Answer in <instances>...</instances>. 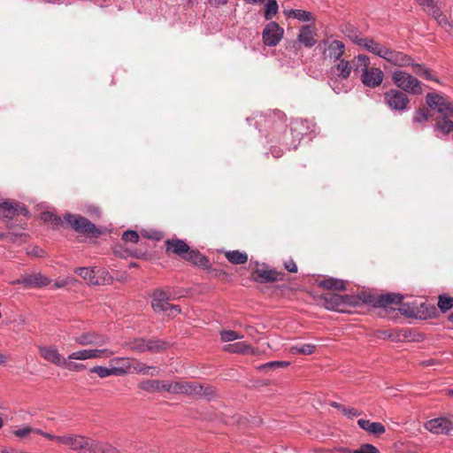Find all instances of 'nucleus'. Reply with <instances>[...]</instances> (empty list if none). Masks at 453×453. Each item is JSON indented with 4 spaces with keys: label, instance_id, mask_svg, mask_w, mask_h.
Listing matches in <instances>:
<instances>
[{
    "label": "nucleus",
    "instance_id": "9",
    "mask_svg": "<svg viewBox=\"0 0 453 453\" xmlns=\"http://www.w3.org/2000/svg\"><path fill=\"white\" fill-rule=\"evenodd\" d=\"M74 273L80 275L88 284L95 286L104 285L111 280L105 270L97 267H77L74 269Z\"/></svg>",
    "mask_w": 453,
    "mask_h": 453
},
{
    "label": "nucleus",
    "instance_id": "12",
    "mask_svg": "<svg viewBox=\"0 0 453 453\" xmlns=\"http://www.w3.org/2000/svg\"><path fill=\"white\" fill-rule=\"evenodd\" d=\"M115 351L109 349H80L71 353L68 356L69 360H87L94 358H108L112 357Z\"/></svg>",
    "mask_w": 453,
    "mask_h": 453
},
{
    "label": "nucleus",
    "instance_id": "14",
    "mask_svg": "<svg viewBox=\"0 0 453 453\" xmlns=\"http://www.w3.org/2000/svg\"><path fill=\"white\" fill-rule=\"evenodd\" d=\"M76 343L82 346L103 347L110 341L109 337L94 331L84 332L74 338Z\"/></svg>",
    "mask_w": 453,
    "mask_h": 453
},
{
    "label": "nucleus",
    "instance_id": "56",
    "mask_svg": "<svg viewBox=\"0 0 453 453\" xmlns=\"http://www.w3.org/2000/svg\"><path fill=\"white\" fill-rule=\"evenodd\" d=\"M149 367L151 369H148L146 375L157 376L159 374V370L157 369V367L152 365H149Z\"/></svg>",
    "mask_w": 453,
    "mask_h": 453
},
{
    "label": "nucleus",
    "instance_id": "27",
    "mask_svg": "<svg viewBox=\"0 0 453 453\" xmlns=\"http://www.w3.org/2000/svg\"><path fill=\"white\" fill-rule=\"evenodd\" d=\"M345 51V45L342 41L334 40L330 42L324 50L325 58H329L336 62L342 58Z\"/></svg>",
    "mask_w": 453,
    "mask_h": 453
},
{
    "label": "nucleus",
    "instance_id": "35",
    "mask_svg": "<svg viewBox=\"0 0 453 453\" xmlns=\"http://www.w3.org/2000/svg\"><path fill=\"white\" fill-rule=\"evenodd\" d=\"M410 66H411L412 68V72L419 76V77H422L426 80H428V81H438L432 74H431V70L426 68L424 65H421V64H416L414 63V61L412 60V65H411Z\"/></svg>",
    "mask_w": 453,
    "mask_h": 453
},
{
    "label": "nucleus",
    "instance_id": "5",
    "mask_svg": "<svg viewBox=\"0 0 453 453\" xmlns=\"http://www.w3.org/2000/svg\"><path fill=\"white\" fill-rule=\"evenodd\" d=\"M392 81L404 93L420 95L423 92L421 81L404 71H395L392 73Z\"/></svg>",
    "mask_w": 453,
    "mask_h": 453
},
{
    "label": "nucleus",
    "instance_id": "30",
    "mask_svg": "<svg viewBox=\"0 0 453 453\" xmlns=\"http://www.w3.org/2000/svg\"><path fill=\"white\" fill-rule=\"evenodd\" d=\"M182 259L203 268H207L210 265V261L205 256L202 255L198 250H191L190 248H188Z\"/></svg>",
    "mask_w": 453,
    "mask_h": 453
},
{
    "label": "nucleus",
    "instance_id": "38",
    "mask_svg": "<svg viewBox=\"0 0 453 453\" xmlns=\"http://www.w3.org/2000/svg\"><path fill=\"white\" fill-rule=\"evenodd\" d=\"M330 405L334 408L340 410L343 415H345L349 418L357 417L360 415V412L357 409L347 408L344 405H342L339 403H336V402H331Z\"/></svg>",
    "mask_w": 453,
    "mask_h": 453
},
{
    "label": "nucleus",
    "instance_id": "54",
    "mask_svg": "<svg viewBox=\"0 0 453 453\" xmlns=\"http://www.w3.org/2000/svg\"><path fill=\"white\" fill-rule=\"evenodd\" d=\"M285 268L290 272V273H296L297 272V265L293 260H289L285 263Z\"/></svg>",
    "mask_w": 453,
    "mask_h": 453
},
{
    "label": "nucleus",
    "instance_id": "62",
    "mask_svg": "<svg viewBox=\"0 0 453 453\" xmlns=\"http://www.w3.org/2000/svg\"><path fill=\"white\" fill-rule=\"evenodd\" d=\"M332 87H333V89H334V92H336L338 94L341 92V89H340L339 87L334 86V84L332 85Z\"/></svg>",
    "mask_w": 453,
    "mask_h": 453
},
{
    "label": "nucleus",
    "instance_id": "32",
    "mask_svg": "<svg viewBox=\"0 0 453 453\" xmlns=\"http://www.w3.org/2000/svg\"><path fill=\"white\" fill-rule=\"evenodd\" d=\"M358 426L365 431L373 434L375 435H380L385 433V426L380 422H371L368 419H358Z\"/></svg>",
    "mask_w": 453,
    "mask_h": 453
},
{
    "label": "nucleus",
    "instance_id": "63",
    "mask_svg": "<svg viewBox=\"0 0 453 453\" xmlns=\"http://www.w3.org/2000/svg\"><path fill=\"white\" fill-rule=\"evenodd\" d=\"M6 361V357L3 354H0V364L4 363Z\"/></svg>",
    "mask_w": 453,
    "mask_h": 453
},
{
    "label": "nucleus",
    "instance_id": "15",
    "mask_svg": "<svg viewBox=\"0 0 453 453\" xmlns=\"http://www.w3.org/2000/svg\"><path fill=\"white\" fill-rule=\"evenodd\" d=\"M425 427L433 434H448L453 429V417H441L428 420Z\"/></svg>",
    "mask_w": 453,
    "mask_h": 453
},
{
    "label": "nucleus",
    "instance_id": "22",
    "mask_svg": "<svg viewBox=\"0 0 453 453\" xmlns=\"http://www.w3.org/2000/svg\"><path fill=\"white\" fill-rule=\"evenodd\" d=\"M354 41L357 44L365 48L369 52L377 55L383 59L386 58L387 50L388 48L384 44L375 42L372 38L356 37Z\"/></svg>",
    "mask_w": 453,
    "mask_h": 453
},
{
    "label": "nucleus",
    "instance_id": "24",
    "mask_svg": "<svg viewBox=\"0 0 453 453\" xmlns=\"http://www.w3.org/2000/svg\"><path fill=\"white\" fill-rule=\"evenodd\" d=\"M384 59L398 67H407L412 65L411 57L402 51L390 50L389 48L387 50L386 58H384Z\"/></svg>",
    "mask_w": 453,
    "mask_h": 453
},
{
    "label": "nucleus",
    "instance_id": "8",
    "mask_svg": "<svg viewBox=\"0 0 453 453\" xmlns=\"http://www.w3.org/2000/svg\"><path fill=\"white\" fill-rule=\"evenodd\" d=\"M403 296L399 294L387 293L374 295L367 292H361V303H370L375 307H390L393 304H400Z\"/></svg>",
    "mask_w": 453,
    "mask_h": 453
},
{
    "label": "nucleus",
    "instance_id": "28",
    "mask_svg": "<svg viewBox=\"0 0 453 453\" xmlns=\"http://www.w3.org/2000/svg\"><path fill=\"white\" fill-rule=\"evenodd\" d=\"M166 253H173L181 258L187 253L189 246L180 239H168L165 242Z\"/></svg>",
    "mask_w": 453,
    "mask_h": 453
},
{
    "label": "nucleus",
    "instance_id": "50",
    "mask_svg": "<svg viewBox=\"0 0 453 453\" xmlns=\"http://www.w3.org/2000/svg\"><path fill=\"white\" fill-rule=\"evenodd\" d=\"M122 239L125 242H130L136 243L139 240V235L135 231L128 230L123 234Z\"/></svg>",
    "mask_w": 453,
    "mask_h": 453
},
{
    "label": "nucleus",
    "instance_id": "41",
    "mask_svg": "<svg viewBox=\"0 0 453 453\" xmlns=\"http://www.w3.org/2000/svg\"><path fill=\"white\" fill-rule=\"evenodd\" d=\"M278 12V4L275 0H268V2L265 4V18L269 20L273 18V16Z\"/></svg>",
    "mask_w": 453,
    "mask_h": 453
},
{
    "label": "nucleus",
    "instance_id": "26",
    "mask_svg": "<svg viewBox=\"0 0 453 453\" xmlns=\"http://www.w3.org/2000/svg\"><path fill=\"white\" fill-rule=\"evenodd\" d=\"M134 358L129 357H114L111 360L115 376H121L130 373L132 370V362Z\"/></svg>",
    "mask_w": 453,
    "mask_h": 453
},
{
    "label": "nucleus",
    "instance_id": "3",
    "mask_svg": "<svg viewBox=\"0 0 453 453\" xmlns=\"http://www.w3.org/2000/svg\"><path fill=\"white\" fill-rule=\"evenodd\" d=\"M169 346L170 343L168 342L157 338H135L123 343V348L138 353L145 351L158 353L167 349Z\"/></svg>",
    "mask_w": 453,
    "mask_h": 453
},
{
    "label": "nucleus",
    "instance_id": "48",
    "mask_svg": "<svg viewBox=\"0 0 453 453\" xmlns=\"http://www.w3.org/2000/svg\"><path fill=\"white\" fill-rule=\"evenodd\" d=\"M62 366H65L70 371H81L85 369L84 365L72 362V360H69L68 358H65V363H63Z\"/></svg>",
    "mask_w": 453,
    "mask_h": 453
},
{
    "label": "nucleus",
    "instance_id": "52",
    "mask_svg": "<svg viewBox=\"0 0 453 453\" xmlns=\"http://www.w3.org/2000/svg\"><path fill=\"white\" fill-rule=\"evenodd\" d=\"M33 431V428L30 427V426H25V427H22V428H19V429H17L14 431V434L18 437H25L27 436V434H29L30 433H32Z\"/></svg>",
    "mask_w": 453,
    "mask_h": 453
},
{
    "label": "nucleus",
    "instance_id": "4",
    "mask_svg": "<svg viewBox=\"0 0 453 453\" xmlns=\"http://www.w3.org/2000/svg\"><path fill=\"white\" fill-rule=\"evenodd\" d=\"M171 393L210 397L214 394V390L208 384L180 380L174 383L172 382Z\"/></svg>",
    "mask_w": 453,
    "mask_h": 453
},
{
    "label": "nucleus",
    "instance_id": "58",
    "mask_svg": "<svg viewBox=\"0 0 453 453\" xmlns=\"http://www.w3.org/2000/svg\"><path fill=\"white\" fill-rule=\"evenodd\" d=\"M243 1L246 2L247 4H262L265 2V0H243Z\"/></svg>",
    "mask_w": 453,
    "mask_h": 453
},
{
    "label": "nucleus",
    "instance_id": "23",
    "mask_svg": "<svg viewBox=\"0 0 453 453\" xmlns=\"http://www.w3.org/2000/svg\"><path fill=\"white\" fill-rule=\"evenodd\" d=\"M27 213V209L18 203L7 201L0 203V216L8 221L12 219L16 215H26Z\"/></svg>",
    "mask_w": 453,
    "mask_h": 453
},
{
    "label": "nucleus",
    "instance_id": "57",
    "mask_svg": "<svg viewBox=\"0 0 453 453\" xmlns=\"http://www.w3.org/2000/svg\"><path fill=\"white\" fill-rule=\"evenodd\" d=\"M210 3L215 6H219L226 4L227 0H210Z\"/></svg>",
    "mask_w": 453,
    "mask_h": 453
},
{
    "label": "nucleus",
    "instance_id": "42",
    "mask_svg": "<svg viewBox=\"0 0 453 453\" xmlns=\"http://www.w3.org/2000/svg\"><path fill=\"white\" fill-rule=\"evenodd\" d=\"M89 372L90 373H96L100 378H106V377H109L111 375H114L112 366L111 368H107V367L100 366V365L94 366L93 368H91L89 370Z\"/></svg>",
    "mask_w": 453,
    "mask_h": 453
},
{
    "label": "nucleus",
    "instance_id": "18",
    "mask_svg": "<svg viewBox=\"0 0 453 453\" xmlns=\"http://www.w3.org/2000/svg\"><path fill=\"white\" fill-rule=\"evenodd\" d=\"M176 294H172L161 288H157L153 291L151 306L156 312L164 311L169 305V300L175 296Z\"/></svg>",
    "mask_w": 453,
    "mask_h": 453
},
{
    "label": "nucleus",
    "instance_id": "6",
    "mask_svg": "<svg viewBox=\"0 0 453 453\" xmlns=\"http://www.w3.org/2000/svg\"><path fill=\"white\" fill-rule=\"evenodd\" d=\"M325 306L328 310L343 311L348 306L357 307L361 304V293L357 296H342L334 293L324 295Z\"/></svg>",
    "mask_w": 453,
    "mask_h": 453
},
{
    "label": "nucleus",
    "instance_id": "45",
    "mask_svg": "<svg viewBox=\"0 0 453 453\" xmlns=\"http://www.w3.org/2000/svg\"><path fill=\"white\" fill-rule=\"evenodd\" d=\"M132 363H133L132 370H131L130 373L135 372V373L146 375L148 369H150L149 367V365H145L144 363H142L137 359H134Z\"/></svg>",
    "mask_w": 453,
    "mask_h": 453
},
{
    "label": "nucleus",
    "instance_id": "60",
    "mask_svg": "<svg viewBox=\"0 0 453 453\" xmlns=\"http://www.w3.org/2000/svg\"><path fill=\"white\" fill-rule=\"evenodd\" d=\"M42 250H38V249H36V250H34V254H35V256H37V257H41V256H42Z\"/></svg>",
    "mask_w": 453,
    "mask_h": 453
},
{
    "label": "nucleus",
    "instance_id": "47",
    "mask_svg": "<svg viewBox=\"0 0 453 453\" xmlns=\"http://www.w3.org/2000/svg\"><path fill=\"white\" fill-rule=\"evenodd\" d=\"M42 219L45 222H52L56 225L61 224V219L50 211H45L42 214Z\"/></svg>",
    "mask_w": 453,
    "mask_h": 453
},
{
    "label": "nucleus",
    "instance_id": "10",
    "mask_svg": "<svg viewBox=\"0 0 453 453\" xmlns=\"http://www.w3.org/2000/svg\"><path fill=\"white\" fill-rule=\"evenodd\" d=\"M384 102L391 110L401 111L408 107L410 99L402 90L391 88L384 93Z\"/></svg>",
    "mask_w": 453,
    "mask_h": 453
},
{
    "label": "nucleus",
    "instance_id": "53",
    "mask_svg": "<svg viewBox=\"0 0 453 453\" xmlns=\"http://www.w3.org/2000/svg\"><path fill=\"white\" fill-rule=\"evenodd\" d=\"M72 281V279L70 278H65V279H59V280H57L54 283V288H64L65 287L66 285H68L70 282Z\"/></svg>",
    "mask_w": 453,
    "mask_h": 453
},
{
    "label": "nucleus",
    "instance_id": "36",
    "mask_svg": "<svg viewBox=\"0 0 453 453\" xmlns=\"http://www.w3.org/2000/svg\"><path fill=\"white\" fill-rule=\"evenodd\" d=\"M226 257L234 265H242L248 261V255L239 250L226 252Z\"/></svg>",
    "mask_w": 453,
    "mask_h": 453
},
{
    "label": "nucleus",
    "instance_id": "33",
    "mask_svg": "<svg viewBox=\"0 0 453 453\" xmlns=\"http://www.w3.org/2000/svg\"><path fill=\"white\" fill-rule=\"evenodd\" d=\"M352 65V70L355 72H362L366 70L370 65V58L366 55H358L349 61Z\"/></svg>",
    "mask_w": 453,
    "mask_h": 453
},
{
    "label": "nucleus",
    "instance_id": "44",
    "mask_svg": "<svg viewBox=\"0 0 453 453\" xmlns=\"http://www.w3.org/2000/svg\"><path fill=\"white\" fill-rule=\"evenodd\" d=\"M290 15L302 21H311L313 19L312 14L303 10H291Z\"/></svg>",
    "mask_w": 453,
    "mask_h": 453
},
{
    "label": "nucleus",
    "instance_id": "40",
    "mask_svg": "<svg viewBox=\"0 0 453 453\" xmlns=\"http://www.w3.org/2000/svg\"><path fill=\"white\" fill-rule=\"evenodd\" d=\"M438 307L442 312H446L453 307V297L441 295L438 298Z\"/></svg>",
    "mask_w": 453,
    "mask_h": 453
},
{
    "label": "nucleus",
    "instance_id": "39",
    "mask_svg": "<svg viewBox=\"0 0 453 453\" xmlns=\"http://www.w3.org/2000/svg\"><path fill=\"white\" fill-rule=\"evenodd\" d=\"M430 116L429 109L422 107L415 111L412 119L414 123H422L428 120Z\"/></svg>",
    "mask_w": 453,
    "mask_h": 453
},
{
    "label": "nucleus",
    "instance_id": "34",
    "mask_svg": "<svg viewBox=\"0 0 453 453\" xmlns=\"http://www.w3.org/2000/svg\"><path fill=\"white\" fill-rule=\"evenodd\" d=\"M319 286L328 290H344L346 288L343 280L334 278L321 280Z\"/></svg>",
    "mask_w": 453,
    "mask_h": 453
},
{
    "label": "nucleus",
    "instance_id": "7",
    "mask_svg": "<svg viewBox=\"0 0 453 453\" xmlns=\"http://www.w3.org/2000/svg\"><path fill=\"white\" fill-rule=\"evenodd\" d=\"M65 219L68 225L76 232L83 234L98 236L101 231L87 218L77 214L66 213Z\"/></svg>",
    "mask_w": 453,
    "mask_h": 453
},
{
    "label": "nucleus",
    "instance_id": "17",
    "mask_svg": "<svg viewBox=\"0 0 453 453\" xmlns=\"http://www.w3.org/2000/svg\"><path fill=\"white\" fill-rule=\"evenodd\" d=\"M317 33L314 26L305 25L303 26L299 31L297 42H295V47L299 50L301 45H304L307 48H311L317 42L315 38Z\"/></svg>",
    "mask_w": 453,
    "mask_h": 453
},
{
    "label": "nucleus",
    "instance_id": "2",
    "mask_svg": "<svg viewBox=\"0 0 453 453\" xmlns=\"http://www.w3.org/2000/svg\"><path fill=\"white\" fill-rule=\"evenodd\" d=\"M58 443L80 453H106L108 447L99 441L75 434H65L58 439Z\"/></svg>",
    "mask_w": 453,
    "mask_h": 453
},
{
    "label": "nucleus",
    "instance_id": "11",
    "mask_svg": "<svg viewBox=\"0 0 453 453\" xmlns=\"http://www.w3.org/2000/svg\"><path fill=\"white\" fill-rule=\"evenodd\" d=\"M423 10L430 16L434 18L440 25H451L447 20L446 17L441 13L442 1L441 0H417Z\"/></svg>",
    "mask_w": 453,
    "mask_h": 453
},
{
    "label": "nucleus",
    "instance_id": "59",
    "mask_svg": "<svg viewBox=\"0 0 453 453\" xmlns=\"http://www.w3.org/2000/svg\"><path fill=\"white\" fill-rule=\"evenodd\" d=\"M14 450L7 449H0V453H12Z\"/></svg>",
    "mask_w": 453,
    "mask_h": 453
},
{
    "label": "nucleus",
    "instance_id": "31",
    "mask_svg": "<svg viewBox=\"0 0 453 453\" xmlns=\"http://www.w3.org/2000/svg\"><path fill=\"white\" fill-rule=\"evenodd\" d=\"M332 67V72L337 75L341 80H347L352 72L351 63L344 58L334 62Z\"/></svg>",
    "mask_w": 453,
    "mask_h": 453
},
{
    "label": "nucleus",
    "instance_id": "61",
    "mask_svg": "<svg viewBox=\"0 0 453 453\" xmlns=\"http://www.w3.org/2000/svg\"><path fill=\"white\" fill-rule=\"evenodd\" d=\"M32 433H35V434H38L42 435L43 431H42V430H40V429H37V428H33Z\"/></svg>",
    "mask_w": 453,
    "mask_h": 453
},
{
    "label": "nucleus",
    "instance_id": "46",
    "mask_svg": "<svg viewBox=\"0 0 453 453\" xmlns=\"http://www.w3.org/2000/svg\"><path fill=\"white\" fill-rule=\"evenodd\" d=\"M221 340L223 342H232L237 339H242V336L237 332L233 330H224L220 332Z\"/></svg>",
    "mask_w": 453,
    "mask_h": 453
},
{
    "label": "nucleus",
    "instance_id": "29",
    "mask_svg": "<svg viewBox=\"0 0 453 453\" xmlns=\"http://www.w3.org/2000/svg\"><path fill=\"white\" fill-rule=\"evenodd\" d=\"M224 350L229 353H237L242 355L255 356L257 354V351L246 342H239L227 344L224 347Z\"/></svg>",
    "mask_w": 453,
    "mask_h": 453
},
{
    "label": "nucleus",
    "instance_id": "64",
    "mask_svg": "<svg viewBox=\"0 0 453 453\" xmlns=\"http://www.w3.org/2000/svg\"><path fill=\"white\" fill-rule=\"evenodd\" d=\"M384 337H388V338H392L393 335L386 331L382 332Z\"/></svg>",
    "mask_w": 453,
    "mask_h": 453
},
{
    "label": "nucleus",
    "instance_id": "55",
    "mask_svg": "<svg viewBox=\"0 0 453 453\" xmlns=\"http://www.w3.org/2000/svg\"><path fill=\"white\" fill-rule=\"evenodd\" d=\"M42 436L50 440V441H55L58 443V439L61 438V435H54V434H49V433H45L43 432L42 434Z\"/></svg>",
    "mask_w": 453,
    "mask_h": 453
},
{
    "label": "nucleus",
    "instance_id": "20",
    "mask_svg": "<svg viewBox=\"0 0 453 453\" xmlns=\"http://www.w3.org/2000/svg\"><path fill=\"white\" fill-rule=\"evenodd\" d=\"M384 73L378 67L368 66L361 75L363 84L372 88L379 87L382 83Z\"/></svg>",
    "mask_w": 453,
    "mask_h": 453
},
{
    "label": "nucleus",
    "instance_id": "51",
    "mask_svg": "<svg viewBox=\"0 0 453 453\" xmlns=\"http://www.w3.org/2000/svg\"><path fill=\"white\" fill-rule=\"evenodd\" d=\"M181 310L179 305H173L169 303L168 307L163 312L166 314L168 317H175L179 313H180Z\"/></svg>",
    "mask_w": 453,
    "mask_h": 453
},
{
    "label": "nucleus",
    "instance_id": "13",
    "mask_svg": "<svg viewBox=\"0 0 453 453\" xmlns=\"http://www.w3.org/2000/svg\"><path fill=\"white\" fill-rule=\"evenodd\" d=\"M50 283V280L41 273L24 274L12 281V284H21L26 288H43Z\"/></svg>",
    "mask_w": 453,
    "mask_h": 453
},
{
    "label": "nucleus",
    "instance_id": "43",
    "mask_svg": "<svg viewBox=\"0 0 453 453\" xmlns=\"http://www.w3.org/2000/svg\"><path fill=\"white\" fill-rule=\"evenodd\" d=\"M290 365V362L288 361H272L268 362L266 364H264L260 366H258V370H267V369H279V368H285L288 367Z\"/></svg>",
    "mask_w": 453,
    "mask_h": 453
},
{
    "label": "nucleus",
    "instance_id": "37",
    "mask_svg": "<svg viewBox=\"0 0 453 453\" xmlns=\"http://www.w3.org/2000/svg\"><path fill=\"white\" fill-rule=\"evenodd\" d=\"M316 349V345L311 343H302L296 344L289 349V352L292 354H303V355H311Z\"/></svg>",
    "mask_w": 453,
    "mask_h": 453
},
{
    "label": "nucleus",
    "instance_id": "49",
    "mask_svg": "<svg viewBox=\"0 0 453 453\" xmlns=\"http://www.w3.org/2000/svg\"><path fill=\"white\" fill-rule=\"evenodd\" d=\"M352 453H379V450L373 445L366 443L353 450Z\"/></svg>",
    "mask_w": 453,
    "mask_h": 453
},
{
    "label": "nucleus",
    "instance_id": "19",
    "mask_svg": "<svg viewBox=\"0 0 453 453\" xmlns=\"http://www.w3.org/2000/svg\"><path fill=\"white\" fill-rule=\"evenodd\" d=\"M252 279L259 283L274 282L282 280L281 273L267 268L265 265L257 266L252 273Z\"/></svg>",
    "mask_w": 453,
    "mask_h": 453
},
{
    "label": "nucleus",
    "instance_id": "21",
    "mask_svg": "<svg viewBox=\"0 0 453 453\" xmlns=\"http://www.w3.org/2000/svg\"><path fill=\"white\" fill-rule=\"evenodd\" d=\"M138 388L148 393H161L166 391L171 393L172 382L168 380H146L138 384Z\"/></svg>",
    "mask_w": 453,
    "mask_h": 453
},
{
    "label": "nucleus",
    "instance_id": "16",
    "mask_svg": "<svg viewBox=\"0 0 453 453\" xmlns=\"http://www.w3.org/2000/svg\"><path fill=\"white\" fill-rule=\"evenodd\" d=\"M284 30L276 22H269L263 31V40L267 46L277 45L282 38Z\"/></svg>",
    "mask_w": 453,
    "mask_h": 453
},
{
    "label": "nucleus",
    "instance_id": "1",
    "mask_svg": "<svg viewBox=\"0 0 453 453\" xmlns=\"http://www.w3.org/2000/svg\"><path fill=\"white\" fill-rule=\"evenodd\" d=\"M426 102L429 108L436 109L440 116L435 119V130L444 134L453 131V104L446 96L437 93H428Z\"/></svg>",
    "mask_w": 453,
    "mask_h": 453
},
{
    "label": "nucleus",
    "instance_id": "25",
    "mask_svg": "<svg viewBox=\"0 0 453 453\" xmlns=\"http://www.w3.org/2000/svg\"><path fill=\"white\" fill-rule=\"evenodd\" d=\"M39 354L46 361L50 362L58 366H62L65 358L59 353L58 349L54 346L39 347Z\"/></svg>",
    "mask_w": 453,
    "mask_h": 453
}]
</instances>
